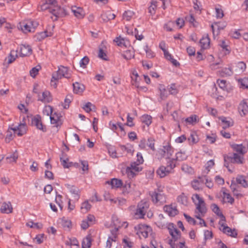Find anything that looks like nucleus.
Returning <instances> with one entry per match:
<instances>
[{"mask_svg":"<svg viewBox=\"0 0 248 248\" xmlns=\"http://www.w3.org/2000/svg\"><path fill=\"white\" fill-rule=\"evenodd\" d=\"M192 200L196 205L195 217L200 220L199 224L201 226L206 227L207 225L205 221L202 218L204 217L207 210L204 200L198 194L192 195Z\"/></svg>","mask_w":248,"mask_h":248,"instance_id":"1","label":"nucleus"},{"mask_svg":"<svg viewBox=\"0 0 248 248\" xmlns=\"http://www.w3.org/2000/svg\"><path fill=\"white\" fill-rule=\"evenodd\" d=\"M42 10H48L54 16L51 17L53 20H57L59 17L65 16L66 15V11L63 8H62L58 5L56 0H45L41 5Z\"/></svg>","mask_w":248,"mask_h":248,"instance_id":"2","label":"nucleus"},{"mask_svg":"<svg viewBox=\"0 0 248 248\" xmlns=\"http://www.w3.org/2000/svg\"><path fill=\"white\" fill-rule=\"evenodd\" d=\"M149 194L152 198V202L157 205H161L166 202L165 195L160 188L155 189L154 191L150 192Z\"/></svg>","mask_w":248,"mask_h":248,"instance_id":"3","label":"nucleus"},{"mask_svg":"<svg viewBox=\"0 0 248 248\" xmlns=\"http://www.w3.org/2000/svg\"><path fill=\"white\" fill-rule=\"evenodd\" d=\"M149 207V203L146 201H141L138 205L135 213V217L136 218H143Z\"/></svg>","mask_w":248,"mask_h":248,"instance_id":"4","label":"nucleus"},{"mask_svg":"<svg viewBox=\"0 0 248 248\" xmlns=\"http://www.w3.org/2000/svg\"><path fill=\"white\" fill-rule=\"evenodd\" d=\"M38 23L32 20H28L20 24V28L24 33L33 32L38 26Z\"/></svg>","mask_w":248,"mask_h":248,"instance_id":"5","label":"nucleus"},{"mask_svg":"<svg viewBox=\"0 0 248 248\" xmlns=\"http://www.w3.org/2000/svg\"><path fill=\"white\" fill-rule=\"evenodd\" d=\"M231 147L235 152L233 154H236L242 158V164L244 162V155L247 153V150L242 144H233L231 145Z\"/></svg>","mask_w":248,"mask_h":248,"instance_id":"6","label":"nucleus"},{"mask_svg":"<svg viewBox=\"0 0 248 248\" xmlns=\"http://www.w3.org/2000/svg\"><path fill=\"white\" fill-rule=\"evenodd\" d=\"M241 159L242 158L236 154H233L232 156L225 155L224 156V165L228 169L229 171H231L229 167V162L241 164Z\"/></svg>","mask_w":248,"mask_h":248,"instance_id":"7","label":"nucleus"},{"mask_svg":"<svg viewBox=\"0 0 248 248\" xmlns=\"http://www.w3.org/2000/svg\"><path fill=\"white\" fill-rule=\"evenodd\" d=\"M31 125L35 126L38 129L44 132L46 131V127L43 124L41 121V118L39 115H36L32 119Z\"/></svg>","mask_w":248,"mask_h":248,"instance_id":"8","label":"nucleus"},{"mask_svg":"<svg viewBox=\"0 0 248 248\" xmlns=\"http://www.w3.org/2000/svg\"><path fill=\"white\" fill-rule=\"evenodd\" d=\"M219 224L221 225V227L219 228L220 230L224 233L232 237L237 236V233L235 229H232L229 227L225 226L223 223L221 222V221L219 222Z\"/></svg>","mask_w":248,"mask_h":248,"instance_id":"9","label":"nucleus"},{"mask_svg":"<svg viewBox=\"0 0 248 248\" xmlns=\"http://www.w3.org/2000/svg\"><path fill=\"white\" fill-rule=\"evenodd\" d=\"M162 157L169 159L172 155L173 151L172 148L170 145L164 146L162 149L159 151Z\"/></svg>","mask_w":248,"mask_h":248,"instance_id":"10","label":"nucleus"},{"mask_svg":"<svg viewBox=\"0 0 248 248\" xmlns=\"http://www.w3.org/2000/svg\"><path fill=\"white\" fill-rule=\"evenodd\" d=\"M10 129L16 133L18 136H22L26 133L27 126L25 123H20L17 127H11Z\"/></svg>","mask_w":248,"mask_h":248,"instance_id":"11","label":"nucleus"},{"mask_svg":"<svg viewBox=\"0 0 248 248\" xmlns=\"http://www.w3.org/2000/svg\"><path fill=\"white\" fill-rule=\"evenodd\" d=\"M164 211L170 217H174L177 215L179 211L177 207L172 204L166 205L163 207Z\"/></svg>","mask_w":248,"mask_h":248,"instance_id":"12","label":"nucleus"},{"mask_svg":"<svg viewBox=\"0 0 248 248\" xmlns=\"http://www.w3.org/2000/svg\"><path fill=\"white\" fill-rule=\"evenodd\" d=\"M152 232V229L150 226L145 225H140L137 234L141 237V235L144 238H147L148 234Z\"/></svg>","mask_w":248,"mask_h":248,"instance_id":"13","label":"nucleus"},{"mask_svg":"<svg viewBox=\"0 0 248 248\" xmlns=\"http://www.w3.org/2000/svg\"><path fill=\"white\" fill-rule=\"evenodd\" d=\"M32 54V49L29 45H21L20 46L19 56L20 57H26Z\"/></svg>","mask_w":248,"mask_h":248,"instance_id":"14","label":"nucleus"},{"mask_svg":"<svg viewBox=\"0 0 248 248\" xmlns=\"http://www.w3.org/2000/svg\"><path fill=\"white\" fill-rule=\"evenodd\" d=\"M61 117L62 116L59 114L54 113L50 116L51 124H54L56 127H60L62 124Z\"/></svg>","mask_w":248,"mask_h":248,"instance_id":"15","label":"nucleus"},{"mask_svg":"<svg viewBox=\"0 0 248 248\" xmlns=\"http://www.w3.org/2000/svg\"><path fill=\"white\" fill-rule=\"evenodd\" d=\"M67 187L69 190L70 192L74 195V200L78 201L80 197V190L79 189L74 186L67 185Z\"/></svg>","mask_w":248,"mask_h":248,"instance_id":"16","label":"nucleus"},{"mask_svg":"<svg viewBox=\"0 0 248 248\" xmlns=\"http://www.w3.org/2000/svg\"><path fill=\"white\" fill-rule=\"evenodd\" d=\"M107 183L111 185L112 188H120L123 184L122 181L117 178H113L110 181H107Z\"/></svg>","mask_w":248,"mask_h":248,"instance_id":"17","label":"nucleus"},{"mask_svg":"<svg viewBox=\"0 0 248 248\" xmlns=\"http://www.w3.org/2000/svg\"><path fill=\"white\" fill-rule=\"evenodd\" d=\"M71 11L75 15V16L78 18H82L84 16V11L83 9L80 7L73 6L71 8Z\"/></svg>","mask_w":248,"mask_h":248,"instance_id":"18","label":"nucleus"},{"mask_svg":"<svg viewBox=\"0 0 248 248\" xmlns=\"http://www.w3.org/2000/svg\"><path fill=\"white\" fill-rule=\"evenodd\" d=\"M50 94V93L47 91L43 92L42 96H40V94H38V100L44 103L49 102L51 100Z\"/></svg>","mask_w":248,"mask_h":248,"instance_id":"19","label":"nucleus"},{"mask_svg":"<svg viewBox=\"0 0 248 248\" xmlns=\"http://www.w3.org/2000/svg\"><path fill=\"white\" fill-rule=\"evenodd\" d=\"M158 90L159 91L160 97L161 100L166 99L169 95L167 90H166L165 86L163 84H159L158 87Z\"/></svg>","mask_w":248,"mask_h":248,"instance_id":"20","label":"nucleus"},{"mask_svg":"<svg viewBox=\"0 0 248 248\" xmlns=\"http://www.w3.org/2000/svg\"><path fill=\"white\" fill-rule=\"evenodd\" d=\"M13 207L10 202L3 203L0 211L2 213L9 214L12 212Z\"/></svg>","mask_w":248,"mask_h":248,"instance_id":"21","label":"nucleus"},{"mask_svg":"<svg viewBox=\"0 0 248 248\" xmlns=\"http://www.w3.org/2000/svg\"><path fill=\"white\" fill-rule=\"evenodd\" d=\"M238 109L241 115L242 114L246 115L248 112V102L244 100L242 101L239 105Z\"/></svg>","mask_w":248,"mask_h":248,"instance_id":"22","label":"nucleus"},{"mask_svg":"<svg viewBox=\"0 0 248 248\" xmlns=\"http://www.w3.org/2000/svg\"><path fill=\"white\" fill-rule=\"evenodd\" d=\"M211 207L213 212L221 218V221H225V216L223 215L219 207L216 204H212Z\"/></svg>","mask_w":248,"mask_h":248,"instance_id":"23","label":"nucleus"},{"mask_svg":"<svg viewBox=\"0 0 248 248\" xmlns=\"http://www.w3.org/2000/svg\"><path fill=\"white\" fill-rule=\"evenodd\" d=\"M73 91L78 94L82 93L85 90V86L83 84L76 82L73 84Z\"/></svg>","mask_w":248,"mask_h":248,"instance_id":"24","label":"nucleus"},{"mask_svg":"<svg viewBox=\"0 0 248 248\" xmlns=\"http://www.w3.org/2000/svg\"><path fill=\"white\" fill-rule=\"evenodd\" d=\"M58 71L62 78V77H64L67 78H70V74L69 72L68 69L66 67L61 66V67L59 68Z\"/></svg>","mask_w":248,"mask_h":248,"instance_id":"25","label":"nucleus"},{"mask_svg":"<svg viewBox=\"0 0 248 248\" xmlns=\"http://www.w3.org/2000/svg\"><path fill=\"white\" fill-rule=\"evenodd\" d=\"M218 73L220 76L226 77L232 76L233 74V71L230 67H225L218 71Z\"/></svg>","mask_w":248,"mask_h":248,"instance_id":"26","label":"nucleus"},{"mask_svg":"<svg viewBox=\"0 0 248 248\" xmlns=\"http://www.w3.org/2000/svg\"><path fill=\"white\" fill-rule=\"evenodd\" d=\"M170 172V170L168 169L166 167L161 166L156 171L157 174L159 175L161 178H163L168 175Z\"/></svg>","mask_w":248,"mask_h":248,"instance_id":"27","label":"nucleus"},{"mask_svg":"<svg viewBox=\"0 0 248 248\" xmlns=\"http://www.w3.org/2000/svg\"><path fill=\"white\" fill-rule=\"evenodd\" d=\"M121 55L124 59L129 60L134 57V51L132 48L127 49L124 51Z\"/></svg>","mask_w":248,"mask_h":248,"instance_id":"28","label":"nucleus"},{"mask_svg":"<svg viewBox=\"0 0 248 248\" xmlns=\"http://www.w3.org/2000/svg\"><path fill=\"white\" fill-rule=\"evenodd\" d=\"M200 44L202 48L204 49L208 48L210 44V38L208 36L203 37L200 40Z\"/></svg>","mask_w":248,"mask_h":248,"instance_id":"29","label":"nucleus"},{"mask_svg":"<svg viewBox=\"0 0 248 248\" xmlns=\"http://www.w3.org/2000/svg\"><path fill=\"white\" fill-rule=\"evenodd\" d=\"M114 41L117 43V45L120 46H125L126 47L129 45V42L127 40L124 38L121 37L120 36L116 37Z\"/></svg>","mask_w":248,"mask_h":248,"instance_id":"30","label":"nucleus"},{"mask_svg":"<svg viewBox=\"0 0 248 248\" xmlns=\"http://www.w3.org/2000/svg\"><path fill=\"white\" fill-rule=\"evenodd\" d=\"M52 33L51 32H48L47 31H45L43 32H40L36 34L35 37L37 40L40 41L43 40L46 37L52 36Z\"/></svg>","mask_w":248,"mask_h":248,"instance_id":"31","label":"nucleus"},{"mask_svg":"<svg viewBox=\"0 0 248 248\" xmlns=\"http://www.w3.org/2000/svg\"><path fill=\"white\" fill-rule=\"evenodd\" d=\"M18 50H12L8 56V63L10 64L12 63L15 61L16 58L18 57L17 55Z\"/></svg>","mask_w":248,"mask_h":248,"instance_id":"32","label":"nucleus"},{"mask_svg":"<svg viewBox=\"0 0 248 248\" xmlns=\"http://www.w3.org/2000/svg\"><path fill=\"white\" fill-rule=\"evenodd\" d=\"M92 245V239L90 235H87L83 239L82 248H90Z\"/></svg>","mask_w":248,"mask_h":248,"instance_id":"33","label":"nucleus"},{"mask_svg":"<svg viewBox=\"0 0 248 248\" xmlns=\"http://www.w3.org/2000/svg\"><path fill=\"white\" fill-rule=\"evenodd\" d=\"M236 180L237 183L238 184L241 185L243 187L245 188L248 187V183L247 181L246 180L245 177L244 176H238L236 178Z\"/></svg>","mask_w":248,"mask_h":248,"instance_id":"34","label":"nucleus"},{"mask_svg":"<svg viewBox=\"0 0 248 248\" xmlns=\"http://www.w3.org/2000/svg\"><path fill=\"white\" fill-rule=\"evenodd\" d=\"M190 145L197 143L199 141L198 136L195 132H191L189 137L187 139Z\"/></svg>","mask_w":248,"mask_h":248,"instance_id":"35","label":"nucleus"},{"mask_svg":"<svg viewBox=\"0 0 248 248\" xmlns=\"http://www.w3.org/2000/svg\"><path fill=\"white\" fill-rule=\"evenodd\" d=\"M65 244L67 246L70 247L69 248H71V247L72 246H78V240L75 238L72 237L70 238H68L65 241Z\"/></svg>","mask_w":248,"mask_h":248,"instance_id":"36","label":"nucleus"},{"mask_svg":"<svg viewBox=\"0 0 248 248\" xmlns=\"http://www.w3.org/2000/svg\"><path fill=\"white\" fill-rule=\"evenodd\" d=\"M152 117L149 115L144 114L141 117V121L147 126H149L152 123Z\"/></svg>","mask_w":248,"mask_h":248,"instance_id":"37","label":"nucleus"},{"mask_svg":"<svg viewBox=\"0 0 248 248\" xmlns=\"http://www.w3.org/2000/svg\"><path fill=\"white\" fill-rule=\"evenodd\" d=\"M220 120L221 121V122L224 123L225 125L223 127L224 129H225L226 128L229 127L231 126H232L233 124V121L230 119L229 120H227V118L225 117H222L220 118Z\"/></svg>","mask_w":248,"mask_h":248,"instance_id":"38","label":"nucleus"},{"mask_svg":"<svg viewBox=\"0 0 248 248\" xmlns=\"http://www.w3.org/2000/svg\"><path fill=\"white\" fill-rule=\"evenodd\" d=\"M18 157L16 151L6 157V160L8 163L16 162Z\"/></svg>","mask_w":248,"mask_h":248,"instance_id":"39","label":"nucleus"},{"mask_svg":"<svg viewBox=\"0 0 248 248\" xmlns=\"http://www.w3.org/2000/svg\"><path fill=\"white\" fill-rule=\"evenodd\" d=\"M238 81L240 84V88L243 89L248 88V77L239 78L238 79Z\"/></svg>","mask_w":248,"mask_h":248,"instance_id":"40","label":"nucleus"},{"mask_svg":"<svg viewBox=\"0 0 248 248\" xmlns=\"http://www.w3.org/2000/svg\"><path fill=\"white\" fill-rule=\"evenodd\" d=\"M223 198L225 200L226 202L232 204L234 202V199L231 196L229 193L226 192L225 191L222 192Z\"/></svg>","mask_w":248,"mask_h":248,"instance_id":"41","label":"nucleus"},{"mask_svg":"<svg viewBox=\"0 0 248 248\" xmlns=\"http://www.w3.org/2000/svg\"><path fill=\"white\" fill-rule=\"evenodd\" d=\"M177 200V202L182 204L186 205L187 203V198L183 193L178 196Z\"/></svg>","mask_w":248,"mask_h":248,"instance_id":"42","label":"nucleus"},{"mask_svg":"<svg viewBox=\"0 0 248 248\" xmlns=\"http://www.w3.org/2000/svg\"><path fill=\"white\" fill-rule=\"evenodd\" d=\"M198 116L196 115H193L185 119V122L189 124L194 125L197 122Z\"/></svg>","mask_w":248,"mask_h":248,"instance_id":"43","label":"nucleus"},{"mask_svg":"<svg viewBox=\"0 0 248 248\" xmlns=\"http://www.w3.org/2000/svg\"><path fill=\"white\" fill-rule=\"evenodd\" d=\"M246 68V64L243 62H240L237 63L235 70L238 73H242L245 70Z\"/></svg>","mask_w":248,"mask_h":248,"instance_id":"44","label":"nucleus"},{"mask_svg":"<svg viewBox=\"0 0 248 248\" xmlns=\"http://www.w3.org/2000/svg\"><path fill=\"white\" fill-rule=\"evenodd\" d=\"M140 164H139L138 163L134 161L131 163L129 167L132 169V170H134L137 172H139L142 169V167L140 166Z\"/></svg>","mask_w":248,"mask_h":248,"instance_id":"45","label":"nucleus"},{"mask_svg":"<svg viewBox=\"0 0 248 248\" xmlns=\"http://www.w3.org/2000/svg\"><path fill=\"white\" fill-rule=\"evenodd\" d=\"M134 13L133 11L128 10L123 14V19L126 21H130L133 16Z\"/></svg>","mask_w":248,"mask_h":248,"instance_id":"46","label":"nucleus"},{"mask_svg":"<svg viewBox=\"0 0 248 248\" xmlns=\"http://www.w3.org/2000/svg\"><path fill=\"white\" fill-rule=\"evenodd\" d=\"M187 157V155L185 153L179 152L176 154V160L182 161L186 160Z\"/></svg>","mask_w":248,"mask_h":248,"instance_id":"47","label":"nucleus"},{"mask_svg":"<svg viewBox=\"0 0 248 248\" xmlns=\"http://www.w3.org/2000/svg\"><path fill=\"white\" fill-rule=\"evenodd\" d=\"M168 90L169 91V94H176L178 90L177 89L176 85L175 84H171L170 86L168 87Z\"/></svg>","mask_w":248,"mask_h":248,"instance_id":"48","label":"nucleus"},{"mask_svg":"<svg viewBox=\"0 0 248 248\" xmlns=\"http://www.w3.org/2000/svg\"><path fill=\"white\" fill-rule=\"evenodd\" d=\"M73 100V96L72 94H67L64 99V103L63 107L64 108L67 109L69 107V104Z\"/></svg>","mask_w":248,"mask_h":248,"instance_id":"49","label":"nucleus"},{"mask_svg":"<svg viewBox=\"0 0 248 248\" xmlns=\"http://www.w3.org/2000/svg\"><path fill=\"white\" fill-rule=\"evenodd\" d=\"M102 17L104 21H108L114 19L115 17V15L110 12H108L105 15H102Z\"/></svg>","mask_w":248,"mask_h":248,"instance_id":"50","label":"nucleus"},{"mask_svg":"<svg viewBox=\"0 0 248 248\" xmlns=\"http://www.w3.org/2000/svg\"><path fill=\"white\" fill-rule=\"evenodd\" d=\"M170 234L172 236V238L173 239L174 241L180 238L181 236V232L177 229L174 230Z\"/></svg>","mask_w":248,"mask_h":248,"instance_id":"51","label":"nucleus"},{"mask_svg":"<svg viewBox=\"0 0 248 248\" xmlns=\"http://www.w3.org/2000/svg\"><path fill=\"white\" fill-rule=\"evenodd\" d=\"M89 62V58L87 56H84L79 62V65L83 68H86Z\"/></svg>","mask_w":248,"mask_h":248,"instance_id":"52","label":"nucleus"},{"mask_svg":"<svg viewBox=\"0 0 248 248\" xmlns=\"http://www.w3.org/2000/svg\"><path fill=\"white\" fill-rule=\"evenodd\" d=\"M151 4L150 6L149 7V13H150L151 15H153L155 13V9L156 8V3L157 2L155 1H152L151 2Z\"/></svg>","mask_w":248,"mask_h":248,"instance_id":"53","label":"nucleus"},{"mask_svg":"<svg viewBox=\"0 0 248 248\" xmlns=\"http://www.w3.org/2000/svg\"><path fill=\"white\" fill-rule=\"evenodd\" d=\"M126 173L128 177L131 179L134 177L136 175L137 172L134 170H132V169L129 167H127L126 169Z\"/></svg>","mask_w":248,"mask_h":248,"instance_id":"54","label":"nucleus"},{"mask_svg":"<svg viewBox=\"0 0 248 248\" xmlns=\"http://www.w3.org/2000/svg\"><path fill=\"white\" fill-rule=\"evenodd\" d=\"M60 159L61 164L64 168H69L72 166V162H69V159H65L63 157Z\"/></svg>","mask_w":248,"mask_h":248,"instance_id":"55","label":"nucleus"},{"mask_svg":"<svg viewBox=\"0 0 248 248\" xmlns=\"http://www.w3.org/2000/svg\"><path fill=\"white\" fill-rule=\"evenodd\" d=\"M43 113L47 116H51L53 114L52 107L50 106H46L43 110Z\"/></svg>","mask_w":248,"mask_h":248,"instance_id":"56","label":"nucleus"},{"mask_svg":"<svg viewBox=\"0 0 248 248\" xmlns=\"http://www.w3.org/2000/svg\"><path fill=\"white\" fill-rule=\"evenodd\" d=\"M155 140L153 138H149L146 141L147 146H148L152 150L155 151Z\"/></svg>","mask_w":248,"mask_h":248,"instance_id":"57","label":"nucleus"},{"mask_svg":"<svg viewBox=\"0 0 248 248\" xmlns=\"http://www.w3.org/2000/svg\"><path fill=\"white\" fill-rule=\"evenodd\" d=\"M27 226L30 228H35L37 229H40L42 227V224L38 223H34L32 221H29L26 223Z\"/></svg>","mask_w":248,"mask_h":248,"instance_id":"58","label":"nucleus"},{"mask_svg":"<svg viewBox=\"0 0 248 248\" xmlns=\"http://www.w3.org/2000/svg\"><path fill=\"white\" fill-rule=\"evenodd\" d=\"M62 225L64 229H69L71 227V222L70 220L62 218Z\"/></svg>","mask_w":248,"mask_h":248,"instance_id":"59","label":"nucleus"},{"mask_svg":"<svg viewBox=\"0 0 248 248\" xmlns=\"http://www.w3.org/2000/svg\"><path fill=\"white\" fill-rule=\"evenodd\" d=\"M10 128L11 127H9L8 129L5 139V141L7 143L9 142L13 139V135L12 132H11L12 130H11Z\"/></svg>","mask_w":248,"mask_h":248,"instance_id":"60","label":"nucleus"},{"mask_svg":"<svg viewBox=\"0 0 248 248\" xmlns=\"http://www.w3.org/2000/svg\"><path fill=\"white\" fill-rule=\"evenodd\" d=\"M182 170L186 173H191L193 171V169L187 164H184L181 167Z\"/></svg>","mask_w":248,"mask_h":248,"instance_id":"61","label":"nucleus"},{"mask_svg":"<svg viewBox=\"0 0 248 248\" xmlns=\"http://www.w3.org/2000/svg\"><path fill=\"white\" fill-rule=\"evenodd\" d=\"M144 49L147 58L151 59L155 57L154 53L149 48L147 45L145 46Z\"/></svg>","mask_w":248,"mask_h":248,"instance_id":"62","label":"nucleus"},{"mask_svg":"<svg viewBox=\"0 0 248 248\" xmlns=\"http://www.w3.org/2000/svg\"><path fill=\"white\" fill-rule=\"evenodd\" d=\"M192 187L196 190H199L201 188V186L200 185L199 180H193L191 182Z\"/></svg>","mask_w":248,"mask_h":248,"instance_id":"63","label":"nucleus"},{"mask_svg":"<svg viewBox=\"0 0 248 248\" xmlns=\"http://www.w3.org/2000/svg\"><path fill=\"white\" fill-rule=\"evenodd\" d=\"M169 160L167 162V168L168 169L170 170V171L175 167V164L174 163L175 159H170V158L169 159Z\"/></svg>","mask_w":248,"mask_h":248,"instance_id":"64","label":"nucleus"}]
</instances>
